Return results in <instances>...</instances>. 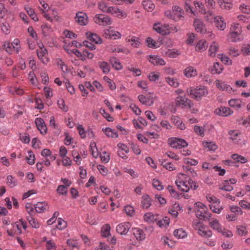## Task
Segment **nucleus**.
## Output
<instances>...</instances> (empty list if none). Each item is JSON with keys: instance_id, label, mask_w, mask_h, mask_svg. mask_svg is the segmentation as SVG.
<instances>
[{"instance_id": "nucleus-1", "label": "nucleus", "mask_w": 250, "mask_h": 250, "mask_svg": "<svg viewBox=\"0 0 250 250\" xmlns=\"http://www.w3.org/2000/svg\"><path fill=\"white\" fill-rule=\"evenodd\" d=\"M187 91L191 98L197 101L200 100L203 96H206L208 94L207 87L201 85L198 86L195 88L189 87Z\"/></svg>"}, {"instance_id": "nucleus-2", "label": "nucleus", "mask_w": 250, "mask_h": 250, "mask_svg": "<svg viewBox=\"0 0 250 250\" xmlns=\"http://www.w3.org/2000/svg\"><path fill=\"white\" fill-rule=\"evenodd\" d=\"M184 14L183 9L178 5H174L171 10H167L165 12V15L167 18L174 21L183 20Z\"/></svg>"}, {"instance_id": "nucleus-3", "label": "nucleus", "mask_w": 250, "mask_h": 250, "mask_svg": "<svg viewBox=\"0 0 250 250\" xmlns=\"http://www.w3.org/2000/svg\"><path fill=\"white\" fill-rule=\"evenodd\" d=\"M229 138L233 143L240 146L245 145L247 141L244 139L242 134L237 130H231L228 132Z\"/></svg>"}, {"instance_id": "nucleus-4", "label": "nucleus", "mask_w": 250, "mask_h": 250, "mask_svg": "<svg viewBox=\"0 0 250 250\" xmlns=\"http://www.w3.org/2000/svg\"><path fill=\"white\" fill-rule=\"evenodd\" d=\"M168 143L169 146L175 149H181L188 146V143L184 139L177 137L169 138Z\"/></svg>"}, {"instance_id": "nucleus-5", "label": "nucleus", "mask_w": 250, "mask_h": 250, "mask_svg": "<svg viewBox=\"0 0 250 250\" xmlns=\"http://www.w3.org/2000/svg\"><path fill=\"white\" fill-rule=\"evenodd\" d=\"M183 176V178H185L186 175L184 174L180 173L179 176V180L175 182V183L178 187V188H179L181 191L185 192H187L189 190V178L188 179V180L184 181L182 179V177Z\"/></svg>"}, {"instance_id": "nucleus-6", "label": "nucleus", "mask_w": 250, "mask_h": 250, "mask_svg": "<svg viewBox=\"0 0 250 250\" xmlns=\"http://www.w3.org/2000/svg\"><path fill=\"white\" fill-rule=\"evenodd\" d=\"M94 21L97 24L103 26L110 25L112 23V20L110 17L101 14H96L94 17Z\"/></svg>"}, {"instance_id": "nucleus-7", "label": "nucleus", "mask_w": 250, "mask_h": 250, "mask_svg": "<svg viewBox=\"0 0 250 250\" xmlns=\"http://www.w3.org/2000/svg\"><path fill=\"white\" fill-rule=\"evenodd\" d=\"M176 104L183 108H190L192 105L190 100L183 96H178L176 98Z\"/></svg>"}, {"instance_id": "nucleus-8", "label": "nucleus", "mask_w": 250, "mask_h": 250, "mask_svg": "<svg viewBox=\"0 0 250 250\" xmlns=\"http://www.w3.org/2000/svg\"><path fill=\"white\" fill-rule=\"evenodd\" d=\"M75 21L81 25H85L88 23V16L85 13L79 11L76 13Z\"/></svg>"}, {"instance_id": "nucleus-9", "label": "nucleus", "mask_w": 250, "mask_h": 250, "mask_svg": "<svg viewBox=\"0 0 250 250\" xmlns=\"http://www.w3.org/2000/svg\"><path fill=\"white\" fill-rule=\"evenodd\" d=\"M215 85L218 89L221 91H226L229 93H233L234 92V89L230 86V85L226 83L225 82H223L219 80H217L215 81Z\"/></svg>"}, {"instance_id": "nucleus-10", "label": "nucleus", "mask_w": 250, "mask_h": 250, "mask_svg": "<svg viewBox=\"0 0 250 250\" xmlns=\"http://www.w3.org/2000/svg\"><path fill=\"white\" fill-rule=\"evenodd\" d=\"M233 111L229 107L226 106H220L214 110V113L222 117H228L233 114Z\"/></svg>"}, {"instance_id": "nucleus-11", "label": "nucleus", "mask_w": 250, "mask_h": 250, "mask_svg": "<svg viewBox=\"0 0 250 250\" xmlns=\"http://www.w3.org/2000/svg\"><path fill=\"white\" fill-rule=\"evenodd\" d=\"M131 225L129 222H123L117 226L116 231L121 235H126L131 228Z\"/></svg>"}, {"instance_id": "nucleus-12", "label": "nucleus", "mask_w": 250, "mask_h": 250, "mask_svg": "<svg viewBox=\"0 0 250 250\" xmlns=\"http://www.w3.org/2000/svg\"><path fill=\"white\" fill-rule=\"evenodd\" d=\"M147 60L154 65L164 66L166 64L164 60L158 55H150L147 57Z\"/></svg>"}, {"instance_id": "nucleus-13", "label": "nucleus", "mask_w": 250, "mask_h": 250, "mask_svg": "<svg viewBox=\"0 0 250 250\" xmlns=\"http://www.w3.org/2000/svg\"><path fill=\"white\" fill-rule=\"evenodd\" d=\"M168 25L166 24H162L160 23H155L153 25L154 30L157 33L163 35L169 34Z\"/></svg>"}, {"instance_id": "nucleus-14", "label": "nucleus", "mask_w": 250, "mask_h": 250, "mask_svg": "<svg viewBox=\"0 0 250 250\" xmlns=\"http://www.w3.org/2000/svg\"><path fill=\"white\" fill-rule=\"evenodd\" d=\"M104 35L106 39L114 40L120 39L122 37L121 34L111 28L106 29L104 31Z\"/></svg>"}, {"instance_id": "nucleus-15", "label": "nucleus", "mask_w": 250, "mask_h": 250, "mask_svg": "<svg viewBox=\"0 0 250 250\" xmlns=\"http://www.w3.org/2000/svg\"><path fill=\"white\" fill-rule=\"evenodd\" d=\"M35 123L42 134L44 135L47 133V128L43 119L41 118H36Z\"/></svg>"}, {"instance_id": "nucleus-16", "label": "nucleus", "mask_w": 250, "mask_h": 250, "mask_svg": "<svg viewBox=\"0 0 250 250\" xmlns=\"http://www.w3.org/2000/svg\"><path fill=\"white\" fill-rule=\"evenodd\" d=\"M193 26L195 30L201 34L206 32V28L203 22L199 19H195L193 21Z\"/></svg>"}, {"instance_id": "nucleus-17", "label": "nucleus", "mask_w": 250, "mask_h": 250, "mask_svg": "<svg viewBox=\"0 0 250 250\" xmlns=\"http://www.w3.org/2000/svg\"><path fill=\"white\" fill-rule=\"evenodd\" d=\"M132 232L134 237L138 241H143L146 238V234L144 230L139 228H133L132 229Z\"/></svg>"}, {"instance_id": "nucleus-18", "label": "nucleus", "mask_w": 250, "mask_h": 250, "mask_svg": "<svg viewBox=\"0 0 250 250\" xmlns=\"http://www.w3.org/2000/svg\"><path fill=\"white\" fill-rule=\"evenodd\" d=\"M126 42L129 43L134 48H138L141 44L140 39L134 36H127L125 39Z\"/></svg>"}, {"instance_id": "nucleus-19", "label": "nucleus", "mask_w": 250, "mask_h": 250, "mask_svg": "<svg viewBox=\"0 0 250 250\" xmlns=\"http://www.w3.org/2000/svg\"><path fill=\"white\" fill-rule=\"evenodd\" d=\"M37 54L39 59L44 64H46L49 62V59L47 57L48 51L45 48H42L41 50H37Z\"/></svg>"}, {"instance_id": "nucleus-20", "label": "nucleus", "mask_w": 250, "mask_h": 250, "mask_svg": "<svg viewBox=\"0 0 250 250\" xmlns=\"http://www.w3.org/2000/svg\"><path fill=\"white\" fill-rule=\"evenodd\" d=\"M110 10L108 13H111L119 18H124L127 17V14L119 9L117 6H111Z\"/></svg>"}, {"instance_id": "nucleus-21", "label": "nucleus", "mask_w": 250, "mask_h": 250, "mask_svg": "<svg viewBox=\"0 0 250 250\" xmlns=\"http://www.w3.org/2000/svg\"><path fill=\"white\" fill-rule=\"evenodd\" d=\"M139 101L143 104L151 106L154 103L153 98L151 96L146 97L143 95L138 96Z\"/></svg>"}, {"instance_id": "nucleus-22", "label": "nucleus", "mask_w": 250, "mask_h": 250, "mask_svg": "<svg viewBox=\"0 0 250 250\" xmlns=\"http://www.w3.org/2000/svg\"><path fill=\"white\" fill-rule=\"evenodd\" d=\"M213 22L214 23L215 26L218 29L224 30L226 28V23L224 22L222 17L219 16L215 17Z\"/></svg>"}, {"instance_id": "nucleus-23", "label": "nucleus", "mask_w": 250, "mask_h": 250, "mask_svg": "<svg viewBox=\"0 0 250 250\" xmlns=\"http://www.w3.org/2000/svg\"><path fill=\"white\" fill-rule=\"evenodd\" d=\"M86 36L90 41L96 44H101L102 43V40L101 37L95 33L87 32L86 33Z\"/></svg>"}, {"instance_id": "nucleus-24", "label": "nucleus", "mask_w": 250, "mask_h": 250, "mask_svg": "<svg viewBox=\"0 0 250 250\" xmlns=\"http://www.w3.org/2000/svg\"><path fill=\"white\" fill-rule=\"evenodd\" d=\"M209 225L213 229L217 231L218 232H222L223 227L221 226L217 219H212V220L209 222Z\"/></svg>"}, {"instance_id": "nucleus-25", "label": "nucleus", "mask_w": 250, "mask_h": 250, "mask_svg": "<svg viewBox=\"0 0 250 250\" xmlns=\"http://www.w3.org/2000/svg\"><path fill=\"white\" fill-rule=\"evenodd\" d=\"M172 121L173 123L176 126V127L181 130H184L186 129V125L183 123L182 121L178 116H173L172 117Z\"/></svg>"}, {"instance_id": "nucleus-26", "label": "nucleus", "mask_w": 250, "mask_h": 250, "mask_svg": "<svg viewBox=\"0 0 250 250\" xmlns=\"http://www.w3.org/2000/svg\"><path fill=\"white\" fill-rule=\"evenodd\" d=\"M184 75L187 78H191L197 75L196 69L192 66H188L184 70Z\"/></svg>"}, {"instance_id": "nucleus-27", "label": "nucleus", "mask_w": 250, "mask_h": 250, "mask_svg": "<svg viewBox=\"0 0 250 250\" xmlns=\"http://www.w3.org/2000/svg\"><path fill=\"white\" fill-rule=\"evenodd\" d=\"M151 205V200L148 195H143L142 197L141 206L144 208H148Z\"/></svg>"}, {"instance_id": "nucleus-28", "label": "nucleus", "mask_w": 250, "mask_h": 250, "mask_svg": "<svg viewBox=\"0 0 250 250\" xmlns=\"http://www.w3.org/2000/svg\"><path fill=\"white\" fill-rule=\"evenodd\" d=\"M208 46V43L206 40H202L199 41L196 46L195 49L198 52H203L206 50Z\"/></svg>"}, {"instance_id": "nucleus-29", "label": "nucleus", "mask_w": 250, "mask_h": 250, "mask_svg": "<svg viewBox=\"0 0 250 250\" xmlns=\"http://www.w3.org/2000/svg\"><path fill=\"white\" fill-rule=\"evenodd\" d=\"M109 62L112 67L117 70H121L123 68L122 65L121 64L120 61L116 57H112L110 59Z\"/></svg>"}, {"instance_id": "nucleus-30", "label": "nucleus", "mask_w": 250, "mask_h": 250, "mask_svg": "<svg viewBox=\"0 0 250 250\" xmlns=\"http://www.w3.org/2000/svg\"><path fill=\"white\" fill-rule=\"evenodd\" d=\"M102 130L104 134L108 137L113 138H117L118 137L117 133L110 127L103 128Z\"/></svg>"}, {"instance_id": "nucleus-31", "label": "nucleus", "mask_w": 250, "mask_h": 250, "mask_svg": "<svg viewBox=\"0 0 250 250\" xmlns=\"http://www.w3.org/2000/svg\"><path fill=\"white\" fill-rule=\"evenodd\" d=\"M241 102L240 99H232L229 101L228 104L230 107L238 110L241 107Z\"/></svg>"}, {"instance_id": "nucleus-32", "label": "nucleus", "mask_w": 250, "mask_h": 250, "mask_svg": "<svg viewBox=\"0 0 250 250\" xmlns=\"http://www.w3.org/2000/svg\"><path fill=\"white\" fill-rule=\"evenodd\" d=\"M47 204L45 202H38L34 206L36 211L38 213L43 212L46 209Z\"/></svg>"}, {"instance_id": "nucleus-33", "label": "nucleus", "mask_w": 250, "mask_h": 250, "mask_svg": "<svg viewBox=\"0 0 250 250\" xmlns=\"http://www.w3.org/2000/svg\"><path fill=\"white\" fill-rule=\"evenodd\" d=\"M173 235L178 239L185 238L187 236V232L182 229H175L173 232Z\"/></svg>"}, {"instance_id": "nucleus-34", "label": "nucleus", "mask_w": 250, "mask_h": 250, "mask_svg": "<svg viewBox=\"0 0 250 250\" xmlns=\"http://www.w3.org/2000/svg\"><path fill=\"white\" fill-rule=\"evenodd\" d=\"M241 33V32H231L230 31L229 38L231 42H237L240 40V36Z\"/></svg>"}, {"instance_id": "nucleus-35", "label": "nucleus", "mask_w": 250, "mask_h": 250, "mask_svg": "<svg viewBox=\"0 0 250 250\" xmlns=\"http://www.w3.org/2000/svg\"><path fill=\"white\" fill-rule=\"evenodd\" d=\"M142 4L144 9L148 11H152L155 7L154 4L150 0H143Z\"/></svg>"}, {"instance_id": "nucleus-36", "label": "nucleus", "mask_w": 250, "mask_h": 250, "mask_svg": "<svg viewBox=\"0 0 250 250\" xmlns=\"http://www.w3.org/2000/svg\"><path fill=\"white\" fill-rule=\"evenodd\" d=\"M203 146L209 151H214L217 149V146L213 142H203Z\"/></svg>"}, {"instance_id": "nucleus-37", "label": "nucleus", "mask_w": 250, "mask_h": 250, "mask_svg": "<svg viewBox=\"0 0 250 250\" xmlns=\"http://www.w3.org/2000/svg\"><path fill=\"white\" fill-rule=\"evenodd\" d=\"M231 157L235 161L242 164H244L248 162V160L246 157L236 153L232 154Z\"/></svg>"}, {"instance_id": "nucleus-38", "label": "nucleus", "mask_w": 250, "mask_h": 250, "mask_svg": "<svg viewBox=\"0 0 250 250\" xmlns=\"http://www.w3.org/2000/svg\"><path fill=\"white\" fill-rule=\"evenodd\" d=\"M146 43L147 46L150 48H157L160 46L159 43L155 42L150 37L147 38L146 39Z\"/></svg>"}, {"instance_id": "nucleus-39", "label": "nucleus", "mask_w": 250, "mask_h": 250, "mask_svg": "<svg viewBox=\"0 0 250 250\" xmlns=\"http://www.w3.org/2000/svg\"><path fill=\"white\" fill-rule=\"evenodd\" d=\"M223 68L222 65L217 62L214 63L211 69V73L213 74H220L223 71Z\"/></svg>"}, {"instance_id": "nucleus-40", "label": "nucleus", "mask_w": 250, "mask_h": 250, "mask_svg": "<svg viewBox=\"0 0 250 250\" xmlns=\"http://www.w3.org/2000/svg\"><path fill=\"white\" fill-rule=\"evenodd\" d=\"M218 49V45L215 42H213L212 44L210 45L209 48V55L212 57H215Z\"/></svg>"}, {"instance_id": "nucleus-41", "label": "nucleus", "mask_w": 250, "mask_h": 250, "mask_svg": "<svg viewBox=\"0 0 250 250\" xmlns=\"http://www.w3.org/2000/svg\"><path fill=\"white\" fill-rule=\"evenodd\" d=\"M236 232L240 236H245L248 234L247 229L246 226L238 225L236 227Z\"/></svg>"}, {"instance_id": "nucleus-42", "label": "nucleus", "mask_w": 250, "mask_h": 250, "mask_svg": "<svg viewBox=\"0 0 250 250\" xmlns=\"http://www.w3.org/2000/svg\"><path fill=\"white\" fill-rule=\"evenodd\" d=\"M144 218L146 222H153L157 220V216L148 212L144 215Z\"/></svg>"}, {"instance_id": "nucleus-43", "label": "nucleus", "mask_w": 250, "mask_h": 250, "mask_svg": "<svg viewBox=\"0 0 250 250\" xmlns=\"http://www.w3.org/2000/svg\"><path fill=\"white\" fill-rule=\"evenodd\" d=\"M198 234L202 237L205 238L210 237L212 235V231L210 230H205L204 228L198 229Z\"/></svg>"}, {"instance_id": "nucleus-44", "label": "nucleus", "mask_w": 250, "mask_h": 250, "mask_svg": "<svg viewBox=\"0 0 250 250\" xmlns=\"http://www.w3.org/2000/svg\"><path fill=\"white\" fill-rule=\"evenodd\" d=\"M17 183V179L12 175H8L7 177V184L11 188L16 186Z\"/></svg>"}, {"instance_id": "nucleus-45", "label": "nucleus", "mask_w": 250, "mask_h": 250, "mask_svg": "<svg viewBox=\"0 0 250 250\" xmlns=\"http://www.w3.org/2000/svg\"><path fill=\"white\" fill-rule=\"evenodd\" d=\"M180 53L178 51V50L173 49H168L165 53V56H167L170 58H176L177 57Z\"/></svg>"}, {"instance_id": "nucleus-46", "label": "nucleus", "mask_w": 250, "mask_h": 250, "mask_svg": "<svg viewBox=\"0 0 250 250\" xmlns=\"http://www.w3.org/2000/svg\"><path fill=\"white\" fill-rule=\"evenodd\" d=\"M99 66L104 73H108L109 72L110 70V66L107 62H99Z\"/></svg>"}, {"instance_id": "nucleus-47", "label": "nucleus", "mask_w": 250, "mask_h": 250, "mask_svg": "<svg viewBox=\"0 0 250 250\" xmlns=\"http://www.w3.org/2000/svg\"><path fill=\"white\" fill-rule=\"evenodd\" d=\"M166 80L168 84L171 86L177 87L179 85V83L175 78L167 77L166 78Z\"/></svg>"}, {"instance_id": "nucleus-48", "label": "nucleus", "mask_w": 250, "mask_h": 250, "mask_svg": "<svg viewBox=\"0 0 250 250\" xmlns=\"http://www.w3.org/2000/svg\"><path fill=\"white\" fill-rule=\"evenodd\" d=\"M1 30L5 35H8L10 32L9 24L6 21L2 22L1 25Z\"/></svg>"}, {"instance_id": "nucleus-49", "label": "nucleus", "mask_w": 250, "mask_h": 250, "mask_svg": "<svg viewBox=\"0 0 250 250\" xmlns=\"http://www.w3.org/2000/svg\"><path fill=\"white\" fill-rule=\"evenodd\" d=\"M110 227L109 224H106L102 228V235L103 237H107L110 234Z\"/></svg>"}, {"instance_id": "nucleus-50", "label": "nucleus", "mask_w": 250, "mask_h": 250, "mask_svg": "<svg viewBox=\"0 0 250 250\" xmlns=\"http://www.w3.org/2000/svg\"><path fill=\"white\" fill-rule=\"evenodd\" d=\"M56 191L59 195L64 196L66 195L68 192L67 188L63 185H59L56 189Z\"/></svg>"}, {"instance_id": "nucleus-51", "label": "nucleus", "mask_w": 250, "mask_h": 250, "mask_svg": "<svg viewBox=\"0 0 250 250\" xmlns=\"http://www.w3.org/2000/svg\"><path fill=\"white\" fill-rule=\"evenodd\" d=\"M209 207L210 209L214 213L219 214L221 210L223 209V208L220 206V204H210Z\"/></svg>"}, {"instance_id": "nucleus-52", "label": "nucleus", "mask_w": 250, "mask_h": 250, "mask_svg": "<svg viewBox=\"0 0 250 250\" xmlns=\"http://www.w3.org/2000/svg\"><path fill=\"white\" fill-rule=\"evenodd\" d=\"M206 199L210 204H220V200L216 197L211 195L210 194H207L206 195Z\"/></svg>"}, {"instance_id": "nucleus-53", "label": "nucleus", "mask_w": 250, "mask_h": 250, "mask_svg": "<svg viewBox=\"0 0 250 250\" xmlns=\"http://www.w3.org/2000/svg\"><path fill=\"white\" fill-rule=\"evenodd\" d=\"M219 188L221 190L227 191H231L233 189V187L229 184V181H225L223 186L222 187H220Z\"/></svg>"}, {"instance_id": "nucleus-54", "label": "nucleus", "mask_w": 250, "mask_h": 250, "mask_svg": "<svg viewBox=\"0 0 250 250\" xmlns=\"http://www.w3.org/2000/svg\"><path fill=\"white\" fill-rule=\"evenodd\" d=\"M27 219L28 220L30 225L35 229H38L40 227V224L38 222L31 216H27Z\"/></svg>"}, {"instance_id": "nucleus-55", "label": "nucleus", "mask_w": 250, "mask_h": 250, "mask_svg": "<svg viewBox=\"0 0 250 250\" xmlns=\"http://www.w3.org/2000/svg\"><path fill=\"white\" fill-rule=\"evenodd\" d=\"M169 218L167 217H164L162 220L158 221L157 225L159 227L162 228L168 226L169 224Z\"/></svg>"}, {"instance_id": "nucleus-56", "label": "nucleus", "mask_w": 250, "mask_h": 250, "mask_svg": "<svg viewBox=\"0 0 250 250\" xmlns=\"http://www.w3.org/2000/svg\"><path fill=\"white\" fill-rule=\"evenodd\" d=\"M99 9L103 12L109 13L110 7L108 6L106 3L104 1H102L99 3Z\"/></svg>"}, {"instance_id": "nucleus-57", "label": "nucleus", "mask_w": 250, "mask_h": 250, "mask_svg": "<svg viewBox=\"0 0 250 250\" xmlns=\"http://www.w3.org/2000/svg\"><path fill=\"white\" fill-rule=\"evenodd\" d=\"M67 227V223L61 218H59L58 220V225L57 228L60 230H62Z\"/></svg>"}, {"instance_id": "nucleus-58", "label": "nucleus", "mask_w": 250, "mask_h": 250, "mask_svg": "<svg viewBox=\"0 0 250 250\" xmlns=\"http://www.w3.org/2000/svg\"><path fill=\"white\" fill-rule=\"evenodd\" d=\"M91 154L94 158H97L99 156V151L96 147V143H93L90 144Z\"/></svg>"}, {"instance_id": "nucleus-59", "label": "nucleus", "mask_w": 250, "mask_h": 250, "mask_svg": "<svg viewBox=\"0 0 250 250\" xmlns=\"http://www.w3.org/2000/svg\"><path fill=\"white\" fill-rule=\"evenodd\" d=\"M204 14H206L205 18L206 20L209 22H213L214 20V18L216 16H215L213 12L209 10L208 12L206 11V13H204Z\"/></svg>"}, {"instance_id": "nucleus-60", "label": "nucleus", "mask_w": 250, "mask_h": 250, "mask_svg": "<svg viewBox=\"0 0 250 250\" xmlns=\"http://www.w3.org/2000/svg\"><path fill=\"white\" fill-rule=\"evenodd\" d=\"M161 164L165 168L169 171H172L175 169V167L171 163L167 162L165 160H162Z\"/></svg>"}, {"instance_id": "nucleus-61", "label": "nucleus", "mask_w": 250, "mask_h": 250, "mask_svg": "<svg viewBox=\"0 0 250 250\" xmlns=\"http://www.w3.org/2000/svg\"><path fill=\"white\" fill-rule=\"evenodd\" d=\"M194 5L196 8L199 9L201 13H206V11L202 2L199 1H194Z\"/></svg>"}, {"instance_id": "nucleus-62", "label": "nucleus", "mask_w": 250, "mask_h": 250, "mask_svg": "<svg viewBox=\"0 0 250 250\" xmlns=\"http://www.w3.org/2000/svg\"><path fill=\"white\" fill-rule=\"evenodd\" d=\"M103 117L105 118L108 122H113V118L103 108H101L99 111Z\"/></svg>"}, {"instance_id": "nucleus-63", "label": "nucleus", "mask_w": 250, "mask_h": 250, "mask_svg": "<svg viewBox=\"0 0 250 250\" xmlns=\"http://www.w3.org/2000/svg\"><path fill=\"white\" fill-rule=\"evenodd\" d=\"M230 210L232 212L239 215L243 214V210L241 208L237 206H231L230 207Z\"/></svg>"}, {"instance_id": "nucleus-64", "label": "nucleus", "mask_w": 250, "mask_h": 250, "mask_svg": "<svg viewBox=\"0 0 250 250\" xmlns=\"http://www.w3.org/2000/svg\"><path fill=\"white\" fill-rule=\"evenodd\" d=\"M46 248L47 250H56V246L52 240L46 241Z\"/></svg>"}]
</instances>
